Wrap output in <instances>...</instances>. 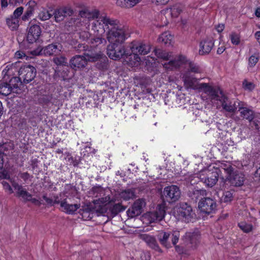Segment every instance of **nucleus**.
I'll use <instances>...</instances> for the list:
<instances>
[{
	"label": "nucleus",
	"mask_w": 260,
	"mask_h": 260,
	"mask_svg": "<svg viewBox=\"0 0 260 260\" xmlns=\"http://www.w3.org/2000/svg\"><path fill=\"white\" fill-rule=\"evenodd\" d=\"M54 202L57 204L60 203V206L63 211L69 214L74 213L80 207V204H70L66 199L61 201L58 196L54 197Z\"/></svg>",
	"instance_id": "15"
},
{
	"label": "nucleus",
	"mask_w": 260,
	"mask_h": 260,
	"mask_svg": "<svg viewBox=\"0 0 260 260\" xmlns=\"http://www.w3.org/2000/svg\"><path fill=\"white\" fill-rule=\"evenodd\" d=\"M132 53H139L141 55L148 54L150 51V46L148 44L140 42H133L129 45Z\"/></svg>",
	"instance_id": "17"
},
{
	"label": "nucleus",
	"mask_w": 260,
	"mask_h": 260,
	"mask_svg": "<svg viewBox=\"0 0 260 260\" xmlns=\"http://www.w3.org/2000/svg\"><path fill=\"white\" fill-rule=\"evenodd\" d=\"M214 46V42L212 39L206 38L202 40L200 43L199 53L203 55L209 54Z\"/></svg>",
	"instance_id": "20"
},
{
	"label": "nucleus",
	"mask_w": 260,
	"mask_h": 260,
	"mask_svg": "<svg viewBox=\"0 0 260 260\" xmlns=\"http://www.w3.org/2000/svg\"><path fill=\"white\" fill-rule=\"evenodd\" d=\"M41 33L40 27L38 25L31 26L28 29L27 40L29 43H33L38 40Z\"/></svg>",
	"instance_id": "21"
},
{
	"label": "nucleus",
	"mask_w": 260,
	"mask_h": 260,
	"mask_svg": "<svg viewBox=\"0 0 260 260\" xmlns=\"http://www.w3.org/2000/svg\"><path fill=\"white\" fill-rule=\"evenodd\" d=\"M183 81L186 88L201 90L207 94L209 97L215 88L209 85L208 83H199L198 80L191 75H189L188 72H186L183 75Z\"/></svg>",
	"instance_id": "6"
},
{
	"label": "nucleus",
	"mask_w": 260,
	"mask_h": 260,
	"mask_svg": "<svg viewBox=\"0 0 260 260\" xmlns=\"http://www.w3.org/2000/svg\"><path fill=\"white\" fill-rule=\"evenodd\" d=\"M107 52L108 56L115 60H119L126 55L125 48L121 44L109 45Z\"/></svg>",
	"instance_id": "10"
},
{
	"label": "nucleus",
	"mask_w": 260,
	"mask_h": 260,
	"mask_svg": "<svg viewBox=\"0 0 260 260\" xmlns=\"http://www.w3.org/2000/svg\"><path fill=\"white\" fill-rule=\"evenodd\" d=\"M17 71L18 69L16 67V63L7 64L2 71L3 80L7 81L10 78L13 77Z\"/></svg>",
	"instance_id": "23"
},
{
	"label": "nucleus",
	"mask_w": 260,
	"mask_h": 260,
	"mask_svg": "<svg viewBox=\"0 0 260 260\" xmlns=\"http://www.w3.org/2000/svg\"><path fill=\"white\" fill-rule=\"evenodd\" d=\"M143 240H144L147 243L152 244V245H155V240L153 237L147 235H143L142 236Z\"/></svg>",
	"instance_id": "51"
},
{
	"label": "nucleus",
	"mask_w": 260,
	"mask_h": 260,
	"mask_svg": "<svg viewBox=\"0 0 260 260\" xmlns=\"http://www.w3.org/2000/svg\"><path fill=\"white\" fill-rule=\"evenodd\" d=\"M125 56H126V61L128 66L133 67H137L140 64L141 58L137 54L132 53L128 55V53H126Z\"/></svg>",
	"instance_id": "25"
},
{
	"label": "nucleus",
	"mask_w": 260,
	"mask_h": 260,
	"mask_svg": "<svg viewBox=\"0 0 260 260\" xmlns=\"http://www.w3.org/2000/svg\"><path fill=\"white\" fill-rule=\"evenodd\" d=\"M26 57L25 53L21 51H17L15 54V57L16 58H23Z\"/></svg>",
	"instance_id": "56"
},
{
	"label": "nucleus",
	"mask_w": 260,
	"mask_h": 260,
	"mask_svg": "<svg viewBox=\"0 0 260 260\" xmlns=\"http://www.w3.org/2000/svg\"><path fill=\"white\" fill-rule=\"evenodd\" d=\"M154 52L158 58H161L164 60H170L168 62L162 63L164 67L168 70H175L183 64H185V68H187L188 70L186 72H188L189 75H190V72L201 73L202 72L199 66L188 62L184 56L179 55L173 58L171 52H168L160 49H155Z\"/></svg>",
	"instance_id": "2"
},
{
	"label": "nucleus",
	"mask_w": 260,
	"mask_h": 260,
	"mask_svg": "<svg viewBox=\"0 0 260 260\" xmlns=\"http://www.w3.org/2000/svg\"><path fill=\"white\" fill-rule=\"evenodd\" d=\"M238 110L240 112V115L243 118L251 121L253 119V112L250 109L245 107V104L241 102V104Z\"/></svg>",
	"instance_id": "24"
},
{
	"label": "nucleus",
	"mask_w": 260,
	"mask_h": 260,
	"mask_svg": "<svg viewBox=\"0 0 260 260\" xmlns=\"http://www.w3.org/2000/svg\"><path fill=\"white\" fill-rule=\"evenodd\" d=\"M207 192L205 189H195L193 191V198H195L196 200H198L200 198H202L204 196H206Z\"/></svg>",
	"instance_id": "37"
},
{
	"label": "nucleus",
	"mask_w": 260,
	"mask_h": 260,
	"mask_svg": "<svg viewBox=\"0 0 260 260\" xmlns=\"http://www.w3.org/2000/svg\"><path fill=\"white\" fill-rule=\"evenodd\" d=\"M220 172V169L210 165L207 168L201 170L198 174L191 176L189 181L193 184L200 180L207 186L211 187L217 182Z\"/></svg>",
	"instance_id": "4"
},
{
	"label": "nucleus",
	"mask_w": 260,
	"mask_h": 260,
	"mask_svg": "<svg viewBox=\"0 0 260 260\" xmlns=\"http://www.w3.org/2000/svg\"><path fill=\"white\" fill-rule=\"evenodd\" d=\"M198 206L202 212L209 214L215 212L217 204L214 200L210 198H204L199 202Z\"/></svg>",
	"instance_id": "11"
},
{
	"label": "nucleus",
	"mask_w": 260,
	"mask_h": 260,
	"mask_svg": "<svg viewBox=\"0 0 260 260\" xmlns=\"http://www.w3.org/2000/svg\"><path fill=\"white\" fill-rule=\"evenodd\" d=\"M209 99L213 103L219 104L225 111L230 113H235L241 104L238 100H229L218 87L214 88Z\"/></svg>",
	"instance_id": "3"
},
{
	"label": "nucleus",
	"mask_w": 260,
	"mask_h": 260,
	"mask_svg": "<svg viewBox=\"0 0 260 260\" xmlns=\"http://www.w3.org/2000/svg\"><path fill=\"white\" fill-rule=\"evenodd\" d=\"M220 168L226 174V179L232 185L240 186L243 184L245 177L243 173L237 171H235L230 165L222 164Z\"/></svg>",
	"instance_id": "7"
},
{
	"label": "nucleus",
	"mask_w": 260,
	"mask_h": 260,
	"mask_svg": "<svg viewBox=\"0 0 260 260\" xmlns=\"http://www.w3.org/2000/svg\"><path fill=\"white\" fill-rule=\"evenodd\" d=\"M4 81H0V94L4 95H8L13 92V90L12 89V87L10 86L9 84Z\"/></svg>",
	"instance_id": "28"
},
{
	"label": "nucleus",
	"mask_w": 260,
	"mask_h": 260,
	"mask_svg": "<svg viewBox=\"0 0 260 260\" xmlns=\"http://www.w3.org/2000/svg\"><path fill=\"white\" fill-rule=\"evenodd\" d=\"M182 10L180 7L178 5H174L171 8L165 9L161 11L160 15L161 18L164 16L166 20L164 21V23L167 24L169 23V20L171 18H176L180 14Z\"/></svg>",
	"instance_id": "14"
},
{
	"label": "nucleus",
	"mask_w": 260,
	"mask_h": 260,
	"mask_svg": "<svg viewBox=\"0 0 260 260\" xmlns=\"http://www.w3.org/2000/svg\"><path fill=\"white\" fill-rule=\"evenodd\" d=\"M8 0H1V5L2 9L6 8L8 6Z\"/></svg>",
	"instance_id": "60"
},
{
	"label": "nucleus",
	"mask_w": 260,
	"mask_h": 260,
	"mask_svg": "<svg viewBox=\"0 0 260 260\" xmlns=\"http://www.w3.org/2000/svg\"><path fill=\"white\" fill-rule=\"evenodd\" d=\"M224 28V25L223 24H219L216 27V30L218 32H221Z\"/></svg>",
	"instance_id": "61"
},
{
	"label": "nucleus",
	"mask_w": 260,
	"mask_h": 260,
	"mask_svg": "<svg viewBox=\"0 0 260 260\" xmlns=\"http://www.w3.org/2000/svg\"><path fill=\"white\" fill-rule=\"evenodd\" d=\"M255 15L257 17H260V8H257L255 11Z\"/></svg>",
	"instance_id": "63"
},
{
	"label": "nucleus",
	"mask_w": 260,
	"mask_h": 260,
	"mask_svg": "<svg viewBox=\"0 0 260 260\" xmlns=\"http://www.w3.org/2000/svg\"><path fill=\"white\" fill-rule=\"evenodd\" d=\"M80 15L83 21L91 24V30L98 35L105 34L109 45L121 44L126 39L125 30L117 20L105 15H99L98 10H82Z\"/></svg>",
	"instance_id": "1"
},
{
	"label": "nucleus",
	"mask_w": 260,
	"mask_h": 260,
	"mask_svg": "<svg viewBox=\"0 0 260 260\" xmlns=\"http://www.w3.org/2000/svg\"><path fill=\"white\" fill-rule=\"evenodd\" d=\"M3 113H4V108H3L2 102L0 101V117L3 114Z\"/></svg>",
	"instance_id": "64"
},
{
	"label": "nucleus",
	"mask_w": 260,
	"mask_h": 260,
	"mask_svg": "<svg viewBox=\"0 0 260 260\" xmlns=\"http://www.w3.org/2000/svg\"><path fill=\"white\" fill-rule=\"evenodd\" d=\"M7 24L12 30H16L19 26V19L12 16L8 18L6 20Z\"/></svg>",
	"instance_id": "33"
},
{
	"label": "nucleus",
	"mask_w": 260,
	"mask_h": 260,
	"mask_svg": "<svg viewBox=\"0 0 260 260\" xmlns=\"http://www.w3.org/2000/svg\"><path fill=\"white\" fill-rule=\"evenodd\" d=\"M93 34L96 37L91 40V43L93 46H98L99 45L106 42L105 39L102 37L103 35H96L94 31Z\"/></svg>",
	"instance_id": "35"
},
{
	"label": "nucleus",
	"mask_w": 260,
	"mask_h": 260,
	"mask_svg": "<svg viewBox=\"0 0 260 260\" xmlns=\"http://www.w3.org/2000/svg\"><path fill=\"white\" fill-rule=\"evenodd\" d=\"M52 15V14L51 13L49 10L45 8H42L40 10L38 17L41 21H45L49 19Z\"/></svg>",
	"instance_id": "34"
},
{
	"label": "nucleus",
	"mask_w": 260,
	"mask_h": 260,
	"mask_svg": "<svg viewBox=\"0 0 260 260\" xmlns=\"http://www.w3.org/2000/svg\"><path fill=\"white\" fill-rule=\"evenodd\" d=\"M164 195L168 202L173 203L179 200L181 191L177 185H172L164 188Z\"/></svg>",
	"instance_id": "12"
},
{
	"label": "nucleus",
	"mask_w": 260,
	"mask_h": 260,
	"mask_svg": "<svg viewBox=\"0 0 260 260\" xmlns=\"http://www.w3.org/2000/svg\"><path fill=\"white\" fill-rule=\"evenodd\" d=\"M111 202L110 198L109 196L99 198L98 199L94 200L93 204L94 208L98 212L101 213H105L107 211V208L106 206Z\"/></svg>",
	"instance_id": "19"
},
{
	"label": "nucleus",
	"mask_w": 260,
	"mask_h": 260,
	"mask_svg": "<svg viewBox=\"0 0 260 260\" xmlns=\"http://www.w3.org/2000/svg\"><path fill=\"white\" fill-rule=\"evenodd\" d=\"M165 213L164 208L159 205L157 207L156 211L145 213L143 216V220L148 221L149 223L160 221L165 217Z\"/></svg>",
	"instance_id": "13"
},
{
	"label": "nucleus",
	"mask_w": 260,
	"mask_h": 260,
	"mask_svg": "<svg viewBox=\"0 0 260 260\" xmlns=\"http://www.w3.org/2000/svg\"><path fill=\"white\" fill-rule=\"evenodd\" d=\"M32 14L28 12L27 11H25V13L22 17V20L23 21H27L29 19V18L32 16Z\"/></svg>",
	"instance_id": "57"
},
{
	"label": "nucleus",
	"mask_w": 260,
	"mask_h": 260,
	"mask_svg": "<svg viewBox=\"0 0 260 260\" xmlns=\"http://www.w3.org/2000/svg\"><path fill=\"white\" fill-rule=\"evenodd\" d=\"M23 0H9V3L10 5H12L13 7H16L21 4H22Z\"/></svg>",
	"instance_id": "54"
},
{
	"label": "nucleus",
	"mask_w": 260,
	"mask_h": 260,
	"mask_svg": "<svg viewBox=\"0 0 260 260\" xmlns=\"http://www.w3.org/2000/svg\"><path fill=\"white\" fill-rule=\"evenodd\" d=\"M55 21L59 22L63 19L65 16V12L63 10H58L54 13Z\"/></svg>",
	"instance_id": "41"
},
{
	"label": "nucleus",
	"mask_w": 260,
	"mask_h": 260,
	"mask_svg": "<svg viewBox=\"0 0 260 260\" xmlns=\"http://www.w3.org/2000/svg\"><path fill=\"white\" fill-rule=\"evenodd\" d=\"M23 7H19L17 8L13 12V14L11 16L17 19H19V17L22 14L23 12Z\"/></svg>",
	"instance_id": "47"
},
{
	"label": "nucleus",
	"mask_w": 260,
	"mask_h": 260,
	"mask_svg": "<svg viewBox=\"0 0 260 260\" xmlns=\"http://www.w3.org/2000/svg\"><path fill=\"white\" fill-rule=\"evenodd\" d=\"M174 214L179 220L185 222H189L193 219L196 216L193 212L190 206L185 203L180 204L174 209Z\"/></svg>",
	"instance_id": "8"
},
{
	"label": "nucleus",
	"mask_w": 260,
	"mask_h": 260,
	"mask_svg": "<svg viewBox=\"0 0 260 260\" xmlns=\"http://www.w3.org/2000/svg\"><path fill=\"white\" fill-rule=\"evenodd\" d=\"M53 60L57 66H66L67 64V58L62 56L54 57Z\"/></svg>",
	"instance_id": "40"
},
{
	"label": "nucleus",
	"mask_w": 260,
	"mask_h": 260,
	"mask_svg": "<svg viewBox=\"0 0 260 260\" xmlns=\"http://www.w3.org/2000/svg\"><path fill=\"white\" fill-rule=\"evenodd\" d=\"M243 86L244 89L249 91L252 90L254 88V85L252 82H247V81H245L243 82Z\"/></svg>",
	"instance_id": "50"
},
{
	"label": "nucleus",
	"mask_w": 260,
	"mask_h": 260,
	"mask_svg": "<svg viewBox=\"0 0 260 260\" xmlns=\"http://www.w3.org/2000/svg\"><path fill=\"white\" fill-rule=\"evenodd\" d=\"M90 36V34L87 31H84L80 33V38L83 40L89 39Z\"/></svg>",
	"instance_id": "55"
},
{
	"label": "nucleus",
	"mask_w": 260,
	"mask_h": 260,
	"mask_svg": "<svg viewBox=\"0 0 260 260\" xmlns=\"http://www.w3.org/2000/svg\"><path fill=\"white\" fill-rule=\"evenodd\" d=\"M36 70L35 68L29 64L21 67L19 71V76L24 83H28L36 77Z\"/></svg>",
	"instance_id": "9"
},
{
	"label": "nucleus",
	"mask_w": 260,
	"mask_h": 260,
	"mask_svg": "<svg viewBox=\"0 0 260 260\" xmlns=\"http://www.w3.org/2000/svg\"><path fill=\"white\" fill-rule=\"evenodd\" d=\"M239 228L245 233L250 232L252 229V225L244 221L239 223Z\"/></svg>",
	"instance_id": "38"
},
{
	"label": "nucleus",
	"mask_w": 260,
	"mask_h": 260,
	"mask_svg": "<svg viewBox=\"0 0 260 260\" xmlns=\"http://www.w3.org/2000/svg\"><path fill=\"white\" fill-rule=\"evenodd\" d=\"M9 85L12 87V89L13 90V92H17L18 88L21 85V79L20 77H12L9 80Z\"/></svg>",
	"instance_id": "29"
},
{
	"label": "nucleus",
	"mask_w": 260,
	"mask_h": 260,
	"mask_svg": "<svg viewBox=\"0 0 260 260\" xmlns=\"http://www.w3.org/2000/svg\"><path fill=\"white\" fill-rule=\"evenodd\" d=\"M141 0H117L116 4L121 7L131 8L140 2Z\"/></svg>",
	"instance_id": "30"
},
{
	"label": "nucleus",
	"mask_w": 260,
	"mask_h": 260,
	"mask_svg": "<svg viewBox=\"0 0 260 260\" xmlns=\"http://www.w3.org/2000/svg\"><path fill=\"white\" fill-rule=\"evenodd\" d=\"M125 209V208L121 205V204H114L112 209L111 211L114 214H117L118 212L124 211Z\"/></svg>",
	"instance_id": "43"
},
{
	"label": "nucleus",
	"mask_w": 260,
	"mask_h": 260,
	"mask_svg": "<svg viewBox=\"0 0 260 260\" xmlns=\"http://www.w3.org/2000/svg\"><path fill=\"white\" fill-rule=\"evenodd\" d=\"M200 238L198 232H187L183 236V238L189 241L191 244H196Z\"/></svg>",
	"instance_id": "27"
},
{
	"label": "nucleus",
	"mask_w": 260,
	"mask_h": 260,
	"mask_svg": "<svg viewBox=\"0 0 260 260\" xmlns=\"http://www.w3.org/2000/svg\"><path fill=\"white\" fill-rule=\"evenodd\" d=\"M26 6L27 8L26 11L33 14L37 6V3L35 1H30L27 3Z\"/></svg>",
	"instance_id": "42"
},
{
	"label": "nucleus",
	"mask_w": 260,
	"mask_h": 260,
	"mask_svg": "<svg viewBox=\"0 0 260 260\" xmlns=\"http://www.w3.org/2000/svg\"><path fill=\"white\" fill-rule=\"evenodd\" d=\"M231 43L235 45H238L240 43V36L239 34L233 32L230 35Z\"/></svg>",
	"instance_id": "36"
},
{
	"label": "nucleus",
	"mask_w": 260,
	"mask_h": 260,
	"mask_svg": "<svg viewBox=\"0 0 260 260\" xmlns=\"http://www.w3.org/2000/svg\"><path fill=\"white\" fill-rule=\"evenodd\" d=\"M254 175L255 178L260 179V167L256 170Z\"/></svg>",
	"instance_id": "62"
},
{
	"label": "nucleus",
	"mask_w": 260,
	"mask_h": 260,
	"mask_svg": "<svg viewBox=\"0 0 260 260\" xmlns=\"http://www.w3.org/2000/svg\"><path fill=\"white\" fill-rule=\"evenodd\" d=\"M6 146H7L6 143L3 144L2 145L0 146V169H2L3 168V164H4V161H3L4 153L2 152V150L3 149H5L7 148Z\"/></svg>",
	"instance_id": "48"
},
{
	"label": "nucleus",
	"mask_w": 260,
	"mask_h": 260,
	"mask_svg": "<svg viewBox=\"0 0 260 260\" xmlns=\"http://www.w3.org/2000/svg\"><path fill=\"white\" fill-rule=\"evenodd\" d=\"M259 59L258 53H254L249 58V65L251 67H254L257 62Z\"/></svg>",
	"instance_id": "44"
},
{
	"label": "nucleus",
	"mask_w": 260,
	"mask_h": 260,
	"mask_svg": "<svg viewBox=\"0 0 260 260\" xmlns=\"http://www.w3.org/2000/svg\"><path fill=\"white\" fill-rule=\"evenodd\" d=\"M12 186L14 189L16 190L17 195L21 197L24 201H31L32 203L36 202L37 200L35 199H32L31 194L27 191L26 189L22 185H19L15 182H13Z\"/></svg>",
	"instance_id": "18"
},
{
	"label": "nucleus",
	"mask_w": 260,
	"mask_h": 260,
	"mask_svg": "<svg viewBox=\"0 0 260 260\" xmlns=\"http://www.w3.org/2000/svg\"><path fill=\"white\" fill-rule=\"evenodd\" d=\"M103 54L101 52L93 53L92 52L84 53L83 56L76 55L73 57L70 61L72 68L77 70L84 68L87 61H95L101 58Z\"/></svg>",
	"instance_id": "5"
},
{
	"label": "nucleus",
	"mask_w": 260,
	"mask_h": 260,
	"mask_svg": "<svg viewBox=\"0 0 260 260\" xmlns=\"http://www.w3.org/2000/svg\"><path fill=\"white\" fill-rule=\"evenodd\" d=\"M1 183L6 191H7L10 194L13 192V189L8 182L3 180L1 182Z\"/></svg>",
	"instance_id": "49"
},
{
	"label": "nucleus",
	"mask_w": 260,
	"mask_h": 260,
	"mask_svg": "<svg viewBox=\"0 0 260 260\" xmlns=\"http://www.w3.org/2000/svg\"><path fill=\"white\" fill-rule=\"evenodd\" d=\"M119 196L120 198L125 201L133 199L135 197L134 190L132 189H127L122 191Z\"/></svg>",
	"instance_id": "32"
},
{
	"label": "nucleus",
	"mask_w": 260,
	"mask_h": 260,
	"mask_svg": "<svg viewBox=\"0 0 260 260\" xmlns=\"http://www.w3.org/2000/svg\"><path fill=\"white\" fill-rule=\"evenodd\" d=\"M141 260H150V254L148 252H143L141 254Z\"/></svg>",
	"instance_id": "59"
},
{
	"label": "nucleus",
	"mask_w": 260,
	"mask_h": 260,
	"mask_svg": "<svg viewBox=\"0 0 260 260\" xmlns=\"http://www.w3.org/2000/svg\"><path fill=\"white\" fill-rule=\"evenodd\" d=\"M173 39V36L168 31L164 32L158 38L159 42H162L168 45L171 44Z\"/></svg>",
	"instance_id": "31"
},
{
	"label": "nucleus",
	"mask_w": 260,
	"mask_h": 260,
	"mask_svg": "<svg viewBox=\"0 0 260 260\" xmlns=\"http://www.w3.org/2000/svg\"><path fill=\"white\" fill-rule=\"evenodd\" d=\"M170 234V232H167L164 231H160L158 234V239L160 243L167 248L170 247V244L169 242Z\"/></svg>",
	"instance_id": "26"
},
{
	"label": "nucleus",
	"mask_w": 260,
	"mask_h": 260,
	"mask_svg": "<svg viewBox=\"0 0 260 260\" xmlns=\"http://www.w3.org/2000/svg\"><path fill=\"white\" fill-rule=\"evenodd\" d=\"M62 49V46L59 44H51L42 49L41 52L46 55L59 54Z\"/></svg>",
	"instance_id": "22"
},
{
	"label": "nucleus",
	"mask_w": 260,
	"mask_h": 260,
	"mask_svg": "<svg viewBox=\"0 0 260 260\" xmlns=\"http://www.w3.org/2000/svg\"><path fill=\"white\" fill-rule=\"evenodd\" d=\"M0 178L9 180L12 184L13 182H15L12 179L10 178L9 173L6 171L0 173Z\"/></svg>",
	"instance_id": "52"
},
{
	"label": "nucleus",
	"mask_w": 260,
	"mask_h": 260,
	"mask_svg": "<svg viewBox=\"0 0 260 260\" xmlns=\"http://www.w3.org/2000/svg\"><path fill=\"white\" fill-rule=\"evenodd\" d=\"M180 237V232L178 230H174L172 233V243L175 245L178 242Z\"/></svg>",
	"instance_id": "45"
},
{
	"label": "nucleus",
	"mask_w": 260,
	"mask_h": 260,
	"mask_svg": "<svg viewBox=\"0 0 260 260\" xmlns=\"http://www.w3.org/2000/svg\"><path fill=\"white\" fill-rule=\"evenodd\" d=\"M92 190L95 194L96 197L104 195V189L101 186H94L92 188Z\"/></svg>",
	"instance_id": "46"
},
{
	"label": "nucleus",
	"mask_w": 260,
	"mask_h": 260,
	"mask_svg": "<svg viewBox=\"0 0 260 260\" xmlns=\"http://www.w3.org/2000/svg\"><path fill=\"white\" fill-rule=\"evenodd\" d=\"M233 191H225L223 192L221 200L224 202H230L233 198Z\"/></svg>",
	"instance_id": "39"
},
{
	"label": "nucleus",
	"mask_w": 260,
	"mask_h": 260,
	"mask_svg": "<svg viewBox=\"0 0 260 260\" xmlns=\"http://www.w3.org/2000/svg\"><path fill=\"white\" fill-rule=\"evenodd\" d=\"M32 14L28 12L27 11H25V13L22 17V20L23 21H27L29 19V18L32 16Z\"/></svg>",
	"instance_id": "58"
},
{
	"label": "nucleus",
	"mask_w": 260,
	"mask_h": 260,
	"mask_svg": "<svg viewBox=\"0 0 260 260\" xmlns=\"http://www.w3.org/2000/svg\"><path fill=\"white\" fill-rule=\"evenodd\" d=\"M170 0H152L153 4L157 5H166Z\"/></svg>",
	"instance_id": "53"
},
{
	"label": "nucleus",
	"mask_w": 260,
	"mask_h": 260,
	"mask_svg": "<svg viewBox=\"0 0 260 260\" xmlns=\"http://www.w3.org/2000/svg\"><path fill=\"white\" fill-rule=\"evenodd\" d=\"M145 205L146 203L144 199H140L136 200L132 208L127 210L128 216L132 218L138 216L142 213V209Z\"/></svg>",
	"instance_id": "16"
}]
</instances>
